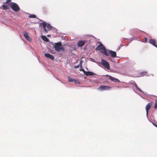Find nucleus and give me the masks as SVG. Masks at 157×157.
<instances>
[{"instance_id": "dca6fc26", "label": "nucleus", "mask_w": 157, "mask_h": 157, "mask_svg": "<svg viewBox=\"0 0 157 157\" xmlns=\"http://www.w3.org/2000/svg\"><path fill=\"white\" fill-rule=\"evenodd\" d=\"M69 82H75L76 80H74L72 79V78L70 77H68L67 78Z\"/></svg>"}, {"instance_id": "f03ea898", "label": "nucleus", "mask_w": 157, "mask_h": 157, "mask_svg": "<svg viewBox=\"0 0 157 157\" xmlns=\"http://www.w3.org/2000/svg\"><path fill=\"white\" fill-rule=\"evenodd\" d=\"M96 50L98 51L100 50L102 53L104 54L107 56H108L109 55L105 48L104 47L103 44L101 43L96 48Z\"/></svg>"}, {"instance_id": "a878e982", "label": "nucleus", "mask_w": 157, "mask_h": 157, "mask_svg": "<svg viewBox=\"0 0 157 157\" xmlns=\"http://www.w3.org/2000/svg\"><path fill=\"white\" fill-rule=\"evenodd\" d=\"M82 71L84 73V74L85 75H86V71H85L84 69L82 67Z\"/></svg>"}, {"instance_id": "2eb2a0df", "label": "nucleus", "mask_w": 157, "mask_h": 157, "mask_svg": "<svg viewBox=\"0 0 157 157\" xmlns=\"http://www.w3.org/2000/svg\"><path fill=\"white\" fill-rule=\"evenodd\" d=\"M42 39L44 41L46 42H48V39L44 36H42Z\"/></svg>"}, {"instance_id": "423d86ee", "label": "nucleus", "mask_w": 157, "mask_h": 157, "mask_svg": "<svg viewBox=\"0 0 157 157\" xmlns=\"http://www.w3.org/2000/svg\"><path fill=\"white\" fill-rule=\"evenodd\" d=\"M111 88L108 86L101 85L99 87L98 89L100 90H109Z\"/></svg>"}, {"instance_id": "ddd939ff", "label": "nucleus", "mask_w": 157, "mask_h": 157, "mask_svg": "<svg viewBox=\"0 0 157 157\" xmlns=\"http://www.w3.org/2000/svg\"><path fill=\"white\" fill-rule=\"evenodd\" d=\"M2 7L4 10H6L9 9V8L7 5L4 4L2 6Z\"/></svg>"}, {"instance_id": "cd10ccee", "label": "nucleus", "mask_w": 157, "mask_h": 157, "mask_svg": "<svg viewBox=\"0 0 157 157\" xmlns=\"http://www.w3.org/2000/svg\"><path fill=\"white\" fill-rule=\"evenodd\" d=\"M47 36L48 37H50L51 36V35L50 34L47 35Z\"/></svg>"}, {"instance_id": "9b49d317", "label": "nucleus", "mask_w": 157, "mask_h": 157, "mask_svg": "<svg viewBox=\"0 0 157 157\" xmlns=\"http://www.w3.org/2000/svg\"><path fill=\"white\" fill-rule=\"evenodd\" d=\"M109 78L112 80L113 82H120V81L116 78H114L113 77H112L111 76H109Z\"/></svg>"}, {"instance_id": "bb28decb", "label": "nucleus", "mask_w": 157, "mask_h": 157, "mask_svg": "<svg viewBox=\"0 0 157 157\" xmlns=\"http://www.w3.org/2000/svg\"><path fill=\"white\" fill-rule=\"evenodd\" d=\"M79 67V65H78L75 66H74V68H78Z\"/></svg>"}, {"instance_id": "c85d7f7f", "label": "nucleus", "mask_w": 157, "mask_h": 157, "mask_svg": "<svg viewBox=\"0 0 157 157\" xmlns=\"http://www.w3.org/2000/svg\"><path fill=\"white\" fill-rule=\"evenodd\" d=\"M154 46H155L157 48V45H156L155 44Z\"/></svg>"}, {"instance_id": "39448f33", "label": "nucleus", "mask_w": 157, "mask_h": 157, "mask_svg": "<svg viewBox=\"0 0 157 157\" xmlns=\"http://www.w3.org/2000/svg\"><path fill=\"white\" fill-rule=\"evenodd\" d=\"M101 63L102 65L104 66L105 68L107 69H109L110 66L108 62H107L105 60L103 59H101Z\"/></svg>"}, {"instance_id": "c756f323", "label": "nucleus", "mask_w": 157, "mask_h": 157, "mask_svg": "<svg viewBox=\"0 0 157 157\" xmlns=\"http://www.w3.org/2000/svg\"><path fill=\"white\" fill-rule=\"evenodd\" d=\"M145 40H146V41H147V38L146 37H145Z\"/></svg>"}, {"instance_id": "6e6552de", "label": "nucleus", "mask_w": 157, "mask_h": 157, "mask_svg": "<svg viewBox=\"0 0 157 157\" xmlns=\"http://www.w3.org/2000/svg\"><path fill=\"white\" fill-rule=\"evenodd\" d=\"M85 43V42L83 40H79L77 43V45L78 47H81L83 46Z\"/></svg>"}, {"instance_id": "4be33fe9", "label": "nucleus", "mask_w": 157, "mask_h": 157, "mask_svg": "<svg viewBox=\"0 0 157 157\" xmlns=\"http://www.w3.org/2000/svg\"><path fill=\"white\" fill-rule=\"evenodd\" d=\"M83 62V61L82 60H81L80 61L79 66H80V67L81 68H82V63Z\"/></svg>"}, {"instance_id": "b1692460", "label": "nucleus", "mask_w": 157, "mask_h": 157, "mask_svg": "<svg viewBox=\"0 0 157 157\" xmlns=\"http://www.w3.org/2000/svg\"><path fill=\"white\" fill-rule=\"evenodd\" d=\"M47 10V8L45 7H43L42 8V10L44 12L46 11Z\"/></svg>"}, {"instance_id": "412c9836", "label": "nucleus", "mask_w": 157, "mask_h": 157, "mask_svg": "<svg viewBox=\"0 0 157 157\" xmlns=\"http://www.w3.org/2000/svg\"><path fill=\"white\" fill-rule=\"evenodd\" d=\"M157 108V100H156L155 101L154 108Z\"/></svg>"}, {"instance_id": "f3484780", "label": "nucleus", "mask_w": 157, "mask_h": 157, "mask_svg": "<svg viewBox=\"0 0 157 157\" xmlns=\"http://www.w3.org/2000/svg\"><path fill=\"white\" fill-rule=\"evenodd\" d=\"M135 87L140 92H142V90H141V89L138 87V86L136 84H135Z\"/></svg>"}, {"instance_id": "393cba45", "label": "nucleus", "mask_w": 157, "mask_h": 157, "mask_svg": "<svg viewBox=\"0 0 157 157\" xmlns=\"http://www.w3.org/2000/svg\"><path fill=\"white\" fill-rule=\"evenodd\" d=\"M146 72H142L141 73H140V75L142 76H143L144 75V74H146Z\"/></svg>"}, {"instance_id": "9d476101", "label": "nucleus", "mask_w": 157, "mask_h": 157, "mask_svg": "<svg viewBox=\"0 0 157 157\" xmlns=\"http://www.w3.org/2000/svg\"><path fill=\"white\" fill-rule=\"evenodd\" d=\"M44 56L46 57L50 58L52 60H53L54 59V56L49 53L45 54Z\"/></svg>"}, {"instance_id": "5701e85b", "label": "nucleus", "mask_w": 157, "mask_h": 157, "mask_svg": "<svg viewBox=\"0 0 157 157\" xmlns=\"http://www.w3.org/2000/svg\"><path fill=\"white\" fill-rule=\"evenodd\" d=\"M26 38L30 42H31L32 41V39L29 36Z\"/></svg>"}, {"instance_id": "6ab92c4d", "label": "nucleus", "mask_w": 157, "mask_h": 157, "mask_svg": "<svg viewBox=\"0 0 157 157\" xmlns=\"http://www.w3.org/2000/svg\"><path fill=\"white\" fill-rule=\"evenodd\" d=\"M29 17L30 18H36V16L35 15H31L29 16Z\"/></svg>"}, {"instance_id": "0eeeda50", "label": "nucleus", "mask_w": 157, "mask_h": 157, "mask_svg": "<svg viewBox=\"0 0 157 157\" xmlns=\"http://www.w3.org/2000/svg\"><path fill=\"white\" fill-rule=\"evenodd\" d=\"M152 105V103L150 102L146 106L145 109L146 111V114H148V110L151 108Z\"/></svg>"}, {"instance_id": "7ed1b4c3", "label": "nucleus", "mask_w": 157, "mask_h": 157, "mask_svg": "<svg viewBox=\"0 0 157 157\" xmlns=\"http://www.w3.org/2000/svg\"><path fill=\"white\" fill-rule=\"evenodd\" d=\"M9 6L12 10L15 12H17L20 10L19 6L16 3L12 2L9 3Z\"/></svg>"}, {"instance_id": "aec40b11", "label": "nucleus", "mask_w": 157, "mask_h": 157, "mask_svg": "<svg viewBox=\"0 0 157 157\" xmlns=\"http://www.w3.org/2000/svg\"><path fill=\"white\" fill-rule=\"evenodd\" d=\"M11 2V0H7L4 3V4H8V5H9V3H10V2Z\"/></svg>"}, {"instance_id": "20e7f679", "label": "nucleus", "mask_w": 157, "mask_h": 157, "mask_svg": "<svg viewBox=\"0 0 157 157\" xmlns=\"http://www.w3.org/2000/svg\"><path fill=\"white\" fill-rule=\"evenodd\" d=\"M42 24L44 28V29L45 33H48V31L52 29V27L49 24H46L45 22H43Z\"/></svg>"}, {"instance_id": "f257e3e1", "label": "nucleus", "mask_w": 157, "mask_h": 157, "mask_svg": "<svg viewBox=\"0 0 157 157\" xmlns=\"http://www.w3.org/2000/svg\"><path fill=\"white\" fill-rule=\"evenodd\" d=\"M62 43L61 42H59L54 44L53 46V48L55 50L58 52H60L64 51V48L62 46Z\"/></svg>"}, {"instance_id": "1a4fd4ad", "label": "nucleus", "mask_w": 157, "mask_h": 157, "mask_svg": "<svg viewBox=\"0 0 157 157\" xmlns=\"http://www.w3.org/2000/svg\"><path fill=\"white\" fill-rule=\"evenodd\" d=\"M109 52L112 57L114 58L116 57L117 54L115 52L110 50L109 51Z\"/></svg>"}, {"instance_id": "a211bd4d", "label": "nucleus", "mask_w": 157, "mask_h": 157, "mask_svg": "<svg viewBox=\"0 0 157 157\" xmlns=\"http://www.w3.org/2000/svg\"><path fill=\"white\" fill-rule=\"evenodd\" d=\"M24 35L25 38L28 37L29 36L28 33L26 32H25L24 33Z\"/></svg>"}, {"instance_id": "f8f14e48", "label": "nucleus", "mask_w": 157, "mask_h": 157, "mask_svg": "<svg viewBox=\"0 0 157 157\" xmlns=\"http://www.w3.org/2000/svg\"><path fill=\"white\" fill-rule=\"evenodd\" d=\"M95 75L94 73L90 71H86V76H92Z\"/></svg>"}, {"instance_id": "4468645a", "label": "nucleus", "mask_w": 157, "mask_h": 157, "mask_svg": "<svg viewBox=\"0 0 157 157\" xmlns=\"http://www.w3.org/2000/svg\"><path fill=\"white\" fill-rule=\"evenodd\" d=\"M149 43L154 45L155 44L156 42L155 39H150L149 40Z\"/></svg>"}]
</instances>
